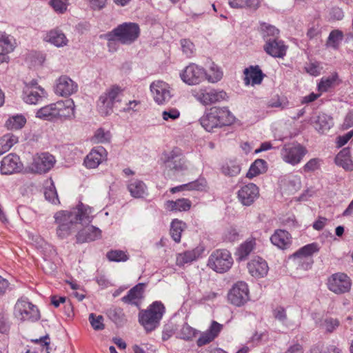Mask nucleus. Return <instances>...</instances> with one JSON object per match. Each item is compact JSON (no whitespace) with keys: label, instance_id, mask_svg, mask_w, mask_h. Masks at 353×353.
<instances>
[{"label":"nucleus","instance_id":"obj_1","mask_svg":"<svg viewBox=\"0 0 353 353\" xmlns=\"http://www.w3.org/2000/svg\"><path fill=\"white\" fill-rule=\"evenodd\" d=\"M92 208L80 202L76 208L71 210H61L54 215L55 223L57 225V235L60 239L68 238L75 230L78 222L89 223L93 218Z\"/></svg>","mask_w":353,"mask_h":353},{"label":"nucleus","instance_id":"obj_2","mask_svg":"<svg viewBox=\"0 0 353 353\" xmlns=\"http://www.w3.org/2000/svg\"><path fill=\"white\" fill-rule=\"evenodd\" d=\"M74 108L72 99L61 100L39 109L36 117L50 121L71 119L74 117Z\"/></svg>","mask_w":353,"mask_h":353},{"label":"nucleus","instance_id":"obj_3","mask_svg":"<svg viewBox=\"0 0 353 353\" xmlns=\"http://www.w3.org/2000/svg\"><path fill=\"white\" fill-rule=\"evenodd\" d=\"M234 120V116L227 107L214 106L205 111L199 122L206 131L212 132L215 128L232 124Z\"/></svg>","mask_w":353,"mask_h":353},{"label":"nucleus","instance_id":"obj_4","mask_svg":"<svg viewBox=\"0 0 353 353\" xmlns=\"http://www.w3.org/2000/svg\"><path fill=\"white\" fill-rule=\"evenodd\" d=\"M165 313V307L160 301L152 303L145 310L139 313V323L146 333H150L160 325V322Z\"/></svg>","mask_w":353,"mask_h":353},{"label":"nucleus","instance_id":"obj_5","mask_svg":"<svg viewBox=\"0 0 353 353\" xmlns=\"http://www.w3.org/2000/svg\"><path fill=\"white\" fill-rule=\"evenodd\" d=\"M140 35L139 26L136 23L125 22L114 28L106 34L109 46L112 41H118L121 44L130 45L134 43Z\"/></svg>","mask_w":353,"mask_h":353},{"label":"nucleus","instance_id":"obj_6","mask_svg":"<svg viewBox=\"0 0 353 353\" xmlns=\"http://www.w3.org/2000/svg\"><path fill=\"white\" fill-rule=\"evenodd\" d=\"M122 89L113 85L107 89L99 98L97 103L98 112L103 117L110 115L113 112L115 103L120 102Z\"/></svg>","mask_w":353,"mask_h":353},{"label":"nucleus","instance_id":"obj_7","mask_svg":"<svg viewBox=\"0 0 353 353\" xmlns=\"http://www.w3.org/2000/svg\"><path fill=\"white\" fill-rule=\"evenodd\" d=\"M14 317L20 322H35L39 320L40 313L37 307L27 298L19 299L14 306Z\"/></svg>","mask_w":353,"mask_h":353},{"label":"nucleus","instance_id":"obj_8","mask_svg":"<svg viewBox=\"0 0 353 353\" xmlns=\"http://www.w3.org/2000/svg\"><path fill=\"white\" fill-rule=\"evenodd\" d=\"M191 94L197 101L203 105H209L228 99L227 93L225 91L211 87L192 89Z\"/></svg>","mask_w":353,"mask_h":353},{"label":"nucleus","instance_id":"obj_9","mask_svg":"<svg viewBox=\"0 0 353 353\" xmlns=\"http://www.w3.org/2000/svg\"><path fill=\"white\" fill-rule=\"evenodd\" d=\"M233 259L230 252L224 249L212 252L208 260V266L218 273L228 272L232 266Z\"/></svg>","mask_w":353,"mask_h":353},{"label":"nucleus","instance_id":"obj_10","mask_svg":"<svg viewBox=\"0 0 353 353\" xmlns=\"http://www.w3.org/2000/svg\"><path fill=\"white\" fill-rule=\"evenodd\" d=\"M307 153V149L297 142L286 143L281 150L283 161L292 165L299 164Z\"/></svg>","mask_w":353,"mask_h":353},{"label":"nucleus","instance_id":"obj_11","mask_svg":"<svg viewBox=\"0 0 353 353\" xmlns=\"http://www.w3.org/2000/svg\"><path fill=\"white\" fill-rule=\"evenodd\" d=\"M181 79L189 85H198L206 79V70L196 63H190L179 74Z\"/></svg>","mask_w":353,"mask_h":353},{"label":"nucleus","instance_id":"obj_12","mask_svg":"<svg viewBox=\"0 0 353 353\" xmlns=\"http://www.w3.org/2000/svg\"><path fill=\"white\" fill-rule=\"evenodd\" d=\"M228 301L237 307H241L250 299L248 284L244 281H238L233 285L228 294Z\"/></svg>","mask_w":353,"mask_h":353},{"label":"nucleus","instance_id":"obj_13","mask_svg":"<svg viewBox=\"0 0 353 353\" xmlns=\"http://www.w3.org/2000/svg\"><path fill=\"white\" fill-rule=\"evenodd\" d=\"M48 97L46 91L36 81H32L23 89L22 98L28 104L36 105Z\"/></svg>","mask_w":353,"mask_h":353},{"label":"nucleus","instance_id":"obj_14","mask_svg":"<svg viewBox=\"0 0 353 353\" xmlns=\"http://www.w3.org/2000/svg\"><path fill=\"white\" fill-rule=\"evenodd\" d=\"M150 89L154 101L158 105L167 103L172 97L171 88L165 81H154L150 84Z\"/></svg>","mask_w":353,"mask_h":353},{"label":"nucleus","instance_id":"obj_15","mask_svg":"<svg viewBox=\"0 0 353 353\" xmlns=\"http://www.w3.org/2000/svg\"><path fill=\"white\" fill-rule=\"evenodd\" d=\"M327 286L329 290L335 294H344L350 290L352 281L347 274L339 272L332 274L328 279Z\"/></svg>","mask_w":353,"mask_h":353},{"label":"nucleus","instance_id":"obj_16","mask_svg":"<svg viewBox=\"0 0 353 353\" xmlns=\"http://www.w3.org/2000/svg\"><path fill=\"white\" fill-rule=\"evenodd\" d=\"M162 159L166 167L170 170L179 172L188 169L186 160L182 156L179 148H174L170 152H164Z\"/></svg>","mask_w":353,"mask_h":353},{"label":"nucleus","instance_id":"obj_17","mask_svg":"<svg viewBox=\"0 0 353 353\" xmlns=\"http://www.w3.org/2000/svg\"><path fill=\"white\" fill-rule=\"evenodd\" d=\"M55 162L54 156L48 152L37 154L33 158L30 170L34 173H46L54 166Z\"/></svg>","mask_w":353,"mask_h":353},{"label":"nucleus","instance_id":"obj_18","mask_svg":"<svg viewBox=\"0 0 353 353\" xmlns=\"http://www.w3.org/2000/svg\"><path fill=\"white\" fill-rule=\"evenodd\" d=\"M288 46L281 39L276 38H269L265 41L263 46L264 51L274 58L283 59L285 55Z\"/></svg>","mask_w":353,"mask_h":353},{"label":"nucleus","instance_id":"obj_19","mask_svg":"<svg viewBox=\"0 0 353 353\" xmlns=\"http://www.w3.org/2000/svg\"><path fill=\"white\" fill-rule=\"evenodd\" d=\"M23 168L20 158L15 154L10 153L4 157L1 161L0 171L2 174H12L19 172Z\"/></svg>","mask_w":353,"mask_h":353},{"label":"nucleus","instance_id":"obj_20","mask_svg":"<svg viewBox=\"0 0 353 353\" xmlns=\"http://www.w3.org/2000/svg\"><path fill=\"white\" fill-rule=\"evenodd\" d=\"M77 90V83L66 75L61 76L56 81L54 92L57 95L68 97L75 93Z\"/></svg>","mask_w":353,"mask_h":353},{"label":"nucleus","instance_id":"obj_21","mask_svg":"<svg viewBox=\"0 0 353 353\" xmlns=\"http://www.w3.org/2000/svg\"><path fill=\"white\" fill-rule=\"evenodd\" d=\"M259 196V188L254 183H248L242 186L238 191V199L246 206L252 205Z\"/></svg>","mask_w":353,"mask_h":353},{"label":"nucleus","instance_id":"obj_22","mask_svg":"<svg viewBox=\"0 0 353 353\" xmlns=\"http://www.w3.org/2000/svg\"><path fill=\"white\" fill-rule=\"evenodd\" d=\"M108 152L102 146L94 148L86 156L84 165L87 168H97L103 161L107 159Z\"/></svg>","mask_w":353,"mask_h":353},{"label":"nucleus","instance_id":"obj_23","mask_svg":"<svg viewBox=\"0 0 353 353\" xmlns=\"http://www.w3.org/2000/svg\"><path fill=\"white\" fill-rule=\"evenodd\" d=\"M249 273L254 278H263L268 272V265L267 262L261 257H254L248 263Z\"/></svg>","mask_w":353,"mask_h":353},{"label":"nucleus","instance_id":"obj_24","mask_svg":"<svg viewBox=\"0 0 353 353\" xmlns=\"http://www.w3.org/2000/svg\"><path fill=\"white\" fill-rule=\"evenodd\" d=\"M203 252L204 248L199 246L191 250L179 253L176 257V264L178 266H183L185 264L191 263L201 257Z\"/></svg>","mask_w":353,"mask_h":353},{"label":"nucleus","instance_id":"obj_25","mask_svg":"<svg viewBox=\"0 0 353 353\" xmlns=\"http://www.w3.org/2000/svg\"><path fill=\"white\" fill-rule=\"evenodd\" d=\"M101 237V230L93 225L85 228L76 235L77 243H83L86 242L93 241Z\"/></svg>","mask_w":353,"mask_h":353},{"label":"nucleus","instance_id":"obj_26","mask_svg":"<svg viewBox=\"0 0 353 353\" xmlns=\"http://www.w3.org/2000/svg\"><path fill=\"white\" fill-rule=\"evenodd\" d=\"M244 81L245 84L254 85L261 84L265 74L260 69L259 65H251L244 70Z\"/></svg>","mask_w":353,"mask_h":353},{"label":"nucleus","instance_id":"obj_27","mask_svg":"<svg viewBox=\"0 0 353 353\" xmlns=\"http://www.w3.org/2000/svg\"><path fill=\"white\" fill-rule=\"evenodd\" d=\"M128 190L130 195L135 199H143L148 195V187L139 179H132L128 183Z\"/></svg>","mask_w":353,"mask_h":353},{"label":"nucleus","instance_id":"obj_28","mask_svg":"<svg viewBox=\"0 0 353 353\" xmlns=\"http://www.w3.org/2000/svg\"><path fill=\"white\" fill-rule=\"evenodd\" d=\"M272 243L277 248L285 250L288 248L292 243L290 234L284 230H276L270 237Z\"/></svg>","mask_w":353,"mask_h":353},{"label":"nucleus","instance_id":"obj_29","mask_svg":"<svg viewBox=\"0 0 353 353\" xmlns=\"http://www.w3.org/2000/svg\"><path fill=\"white\" fill-rule=\"evenodd\" d=\"M145 285V283H139L134 286L128 291L127 295L122 297V301L127 304L137 305L143 297Z\"/></svg>","mask_w":353,"mask_h":353},{"label":"nucleus","instance_id":"obj_30","mask_svg":"<svg viewBox=\"0 0 353 353\" xmlns=\"http://www.w3.org/2000/svg\"><path fill=\"white\" fill-rule=\"evenodd\" d=\"M192 206V202L186 198H181L176 201L168 200L164 204V208L169 212H187Z\"/></svg>","mask_w":353,"mask_h":353},{"label":"nucleus","instance_id":"obj_31","mask_svg":"<svg viewBox=\"0 0 353 353\" xmlns=\"http://www.w3.org/2000/svg\"><path fill=\"white\" fill-rule=\"evenodd\" d=\"M335 163L342 167L346 171L353 170V161L351 159V154L349 148L342 149L336 156Z\"/></svg>","mask_w":353,"mask_h":353},{"label":"nucleus","instance_id":"obj_32","mask_svg":"<svg viewBox=\"0 0 353 353\" xmlns=\"http://www.w3.org/2000/svg\"><path fill=\"white\" fill-rule=\"evenodd\" d=\"M333 125V118L325 113H320L314 121V128L321 134L326 133Z\"/></svg>","mask_w":353,"mask_h":353},{"label":"nucleus","instance_id":"obj_33","mask_svg":"<svg viewBox=\"0 0 353 353\" xmlns=\"http://www.w3.org/2000/svg\"><path fill=\"white\" fill-rule=\"evenodd\" d=\"M45 39L58 48L65 46L68 43V39L66 38L65 34L57 29L49 31Z\"/></svg>","mask_w":353,"mask_h":353},{"label":"nucleus","instance_id":"obj_34","mask_svg":"<svg viewBox=\"0 0 353 353\" xmlns=\"http://www.w3.org/2000/svg\"><path fill=\"white\" fill-rule=\"evenodd\" d=\"M16 46V39L13 36L0 31V53H11Z\"/></svg>","mask_w":353,"mask_h":353},{"label":"nucleus","instance_id":"obj_35","mask_svg":"<svg viewBox=\"0 0 353 353\" xmlns=\"http://www.w3.org/2000/svg\"><path fill=\"white\" fill-rule=\"evenodd\" d=\"M339 76L336 72L332 73L328 77H323L318 84V90L321 92H327L339 83Z\"/></svg>","mask_w":353,"mask_h":353},{"label":"nucleus","instance_id":"obj_36","mask_svg":"<svg viewBox=\"0 0 353 353\" xmlns=\"http://www.w3.org/2000/svg\"><path fill=\"white\" fill-rule=\"evenodd\" d=\"M106 314L117 326H122L126 322L125 314L120 307H111L107 310Z\"/></svg>","mask_w":353,"mask_h":353},{"label":"nucleus","instance_id":"obj_37","mask_svg":"<svg viewBox=\"0 0 353 353\" xmlns=\"http://www.w3.org/2000/svg\"><path fill=\"white\" fill-rule=\"evenodd\" d=\"M319 248L316 243H310L297 250L293 254V257L295 259H302V258L312 257V254L319 252Z\"/></svg>","mask_w":353,"mask_h":353},{"label":"nucleus","instance_id":"obj_38","mask_svg":"<svg viewBox=\"0 0 353 353\" xmlns=\"http://www.w3.org/2000/svg\"><path fill=\"white\" fill-rule=\"evenodd\" d=\"M18 142V137L12 133H7L0 137V155L10 150Z\"/></svg>","mask_w":353,"mask_h":353},{"label":"nucleus","instance_id":"obj_39","mask_svg":"<svg viewBox=\"0 0 353 353\" xmlns=\"http://www.w3.org/2000/svg\"><path fill=\"white\" fill-rule=\"evenodd\" d=\"M26 123V119L23 114L10 116L6 121L5 126L8 130L21 129Z\"/></svg>","mask_w":353,"mask_h":353},{"label":"nucleus","instance_id":"obj_40","mask_svg":"<svg viewBox=\"0 0 353 353\" xmlns=\"http://www.w3.org/2000/svg\"><path fill=\"white\" fill-rule=\"evenodd\" d=\"M255 242L254 240L247 241L242 243L236 252V260L244 261L250 255L254 248Z\"/></svg>","mask_w":353,"mask_h":353},{"label":"nucleus","instance_id":"obj_41","mask_svg":"<svg viewBox=\"0 0 353 353\" xmlns=\"http://www.w3.org/2000/svg\"><path fill=\"white\" fill-rule=\"evenodd\" d=\"M267 170V163L265 160L258 159L251 165L248 173L247 176L252 178L260 174L264 173Z\"/></svg>","mask_w":353,"mask_h":353},{"label":"nucleus","instance_id":"obj_42","mask_svg":"<svg viewBox=\"0 0 353 353\" xmlns=\"http://www.w3.org/2000/svg\"><path fill=\"white\" fill-rule=\"evenodd\" d=\"M185 227V223L179 219H174L170 225V235L176 243L181 241V233Z\"/></svg>","mask_w":353,"mask_h":353},{"label":"nucleus","instance_id":"obj_43","mask_svg":"<svg viewBox=\"0 0 353 353\" xmlns=\"http://www.w3.org/2000/svg\"><path fill=\"white\" fill-rule=\"evenodd\" d=\"M223 73L221 68L212 63L210 65L208 71L206 70L205 80L212 83H217L223 78Z\"/></svg>","mask_w":353,"mask_h":353},{"label":"nucleus","instance_id":"obj_44","mask_svg":"<svg viewBox=\"0 0 353 353\" xmlns=\"http://www.w3.org/2000/svg\"><path fill=\"white\" fill-rule=\"evenodd\" d=\"M316 324L327 332L332 333L339 326L340 323L337 319L326 317L320 321H316Z\"/></svg>","mask_w":353,"mask_h":353},{"label":"nucleus","instance_id":"obj_45","mask_svg":"<svg viewBox=\"0 0 353 353\" xmlns=\"http://www.w3.org/2000/svg\"><path fill=\"white\" fill-rule=\"evenodd\" d=\"M273 317L281 323L283 325L288 326L290 322L288 321L286 309L281 305H277L272 310Z\"/></svg>","mask_w":353,"mask_h":353},{"label":"nucleus","instance_id":"obj_46","mask_svg":"<svg viewBox=\"0 0 353 353\" xmlns=\"http://www.w3.org/2000/svg\"><path fill=\"white\" fill-rule=\"evenodd\" d=\"M260 29L265 41L269 38L278 37L279 34V30L276 28L264 22L260 23Z\"/></svg>","mask_w":353,"mask_h":353},{"label":"nucleus","instance_id":"obj_47","mask_svg":"<svg viewBox=\"0 0 353 353\" xmlns=\"http://www.w3.org/2000/svg\"><path fill=\"white\" fill-rule=\"evenodd\" d=\"M196 330L188 324H184L176 334V337L185 341H191L196 334Z\"/></svg>","mask_w":353,"mask_h":353},{"label":"nucleus","instance_id":"obj_48","mask_svg":"<svg viewBox=\"0 0 353 353\" xmlns=\"http://www.w3.org/2000/svg\"><path fill=\"white\" fill-rule=\"evenodd\" d=\"M343 39V34L342 31L339 30H334L331 31L329 34L327 46L332 47L334 49L337 48L339 43Z\"/></svg>","mask_w":353,"mask_h":353},{"label":"nucleus","instance_id":"obj_49","mask_svg":"<svg viewBox=\"0 0 353 353\" xmlns=\"http://www.w3.org/2000/svg\"><path fill=\"white\" fill-rule=\"evenodd\" d=\"M106 256L109 261L114 262H125L129 259L125 252L118 250L109 251Z\"/></svg>","mask_w":353,"mask_h":353},{"label":"nucleus","instance_id":"obj_50","mask_svg":"<svg viewBox=\"0 0 353 353\" xmlns=\"http://www.w3.org/2000/svg\"><path fill=\"white\" fill-rule=\"evenodd\" d=\"M89 321L92 327L94 330H103L105 328L104 319L101 315H96L91 313L89 315Z\"/></svg>","mask_w":353,"mask_h":353},{"label":"nucleus","instance_id":"obj_51","mask_svg":"<svg viewBox=\"0 0 353 353\" xmlns=\"http://www.w3.org/2000/svg\"><path fill=\"white\" fill-rule=\"evenodd\" d=\"M310 353H343V352L339 346L331 344L323 346L321 348L313 347Z\"/></svg>","mask_w":353,"mask_h":353},{"label":"nucleus","instance_id":"obj_52","mask_svg":"<svg viewBox=\"0 0 353 353\" xmlns=\"http://www.w3.org/2000/svg\"><path fill=\"white\" fill-rule=\"evenodd\" d=\"M111 139V134L109 131H105L102 128L98 129L93 137L95 143H106L109 142Z\"/></svg>","mask_w":353,"mask_h":353},{"label":"nucleus","instance_id":"obj_53","mask_svg":"<svg viewBox=\"0 0 353 353\" xmlns=\"http://www.w3.org/2000/svg\"><path fill=\"white\" fill-rule=\"evenodd\" d=\"M50 4L56 12L63 14L67 10L69 0H51Z\"/></svg>","mask_w":353,"mask_h":353},{"label":"nucleus","instance_id":"obj_54","mask_svg":"<svg viewBox=\"0 0 353 353\" xmlns=\"http://www.w3.org/2000/svg\"><path fill=\"white\" fill-rule=\"evenodd\" d=\"M44 195L46 200L53 204H59L60 203L57 190L53 184L45 189Z\"/></svg>","mask_w":353,"mask_h":353},{"label":"nucleus","instance_id":"obj_55","mask_svg":"<svg viewBox=\"0 0 353 353\" xmlns=\"http://www.w3.org/2000/svg\"><path fill=\"white\" fill-rule=\"evenodd\" d=\"M181 46L183 53L187 57H191L195 50L194 45L193 43L188 39H182L181 40Z\"/></svg>","mask_w":353,"mask_h":353},{"label":"nucleus","instance_id":"obj_56","mask_svg":"<svg viewBox=\"0 0 353 353\" xmlns=\"http://www.w3.org/2000/svg\"><path fill=\"white\" fill-rule=\"evenodd\" d=\"M188 190H198L203 191L207 187V181L204 178H199V179L187 183Z\"/></svg>","mask_w":353,"mask_h":353},{"label":"nucleus","instance_id":"obj_57","mask_svg":"<svg viewBox=\"0 0 353 353\" xmlns=\"http://www.w3.org/2000/svg\"><path fill=\"white\" fill-rule=\"evenodd\" d=\"M180 117V112L178 109L172 108L164 110L162 112V118L164 121H174Z\"/></svg>","mask_w":353,"mask_h":353},{"label":"nucleus","instance_id":"obj_58","mask_svg":"<svg viewBox=\"0 0 353 353\" xmlns=\"http://www.w3.org/2000/svg\"><path fill=\"white\" fill-rule=\"evenodd\" d=\"M219 294L212 291H208L203 293L202 296L199 299V303L205 304L209 302H213L217 297Z\"/></svg>","mask_w":353,"mask_h":353},{"label":"nucleus","instance_id":"obj_59","mask_svg":"<svg viewBox=\"0 0 353 353\" xmlns=\"http://www.w3.org/2000/svg\"><path fill=\"white\" fill-rule=\"evenodd\" d=\"M141 101L139 100L129 101L125 107L123 108V112H137L140 110Z\"/></svg>","mask_w":353,"mask_h":353},{"label":"nucleus","instance_id":"obj_60","mask_svg":"<svg viewBox=\"0 0 353 353\" xmlns=\"http://www.w3.org/2000/svg\"><path fill=\"white\" fill-rule=\"evenodd\" d=\"M240 166L235 163H231L230 165H228L226 167L223 168V173L232 176L237 175L240 173Z\"/></svg>","mask_w":353,"mask_h":353},{"label":"nucleus","instance_id":"obj_61","mask_svg":"<svg viewBox=\"0 0 353 353\" xmlns=\"http://www.w3.org/2000/svg\"><path fill=\"white\" fill-rule=\"evenodd\" d=\"M320 162L319 159H312L305 164L303 169L305 172L315 171L320 167Z\"/></svg>","mask_w":353,"mask_h":353},{"label":"nucleus","instance_id":"obj_62","mask_svg":"<svg viewBox=\"0 0 353 353\" xmlns=\"http://www.w3.org/2000/svg\"><path fill=\"white\" fill-rule=\"evenodd\" d=\"M214 338L208 331L203 332L196 341V344L199 347H201L212 341Z\"/></svg>","mask_w":353,"mask_h":353},{"label":"nucleus","instance_id":"obj_63","mask_svg":"<svg viewBox=\"0 0 353 353\" xmlns=\"http://www.w3.org/2000/svg\"><path fill=\"white\" fill-rule=\"evenodd\" d=\"M174 327L172 324L165 325L162 330L163 341H168L174 334Z\"/></svg>","mask_w":353,"mask_h":353},{"label":"nucleus","instance_id":"obj_64","mask_svg":"<svg viewBox=\"0 0 353 353\" xmlns=\"http://www.w3.org/2000/svg\"><path fill=\"white\" fill-rule=\"evenodd\" d=\"M239 239V232L235 228L228 229L224 234V240L233 242Z\"/></svg>","mask_w":353,"mask_h":353}]
</instances>
